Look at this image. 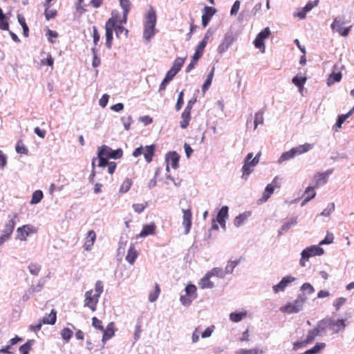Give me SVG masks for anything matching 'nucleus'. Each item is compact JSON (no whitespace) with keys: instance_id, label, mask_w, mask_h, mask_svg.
Here are the masks:
<instances>
[{"instance_id":"1","label":"nucleus","mask_w":354,"mask_h":354,"mask_svg":"<svg viewBox=\"0 0 354 354\" xmlns=\"http://www.w3.org/2000/svg\"><path fill=\"white\" fill-rule=\"evenodd\" d=\"M123 155L121 149L113 150L106 145H102L98 148L97 158L99 159V167H104L108 163L109 158L118 159Z\"/></svg>"},{"instance_id":"2","label":"nucleus","mask_w":354,"mask_h":354,"mask_svg":"<svg viewBox=\"0 0 354 354\" xmlns=\"http://www.w3.org/2000/svg\"><path fill=\"white\" fill-rule=\"evenodd\" d=\"M103 290L104 285L102 281H97L95 285V293H93V290H89L86 292L84 306L89 308L92 311H95L99 297L103 292Z\"/></svg>"},{"instance_id":"3","label":"nucleus","mask_w":354,"mask_h":354,"mask_svg":"<svg viewBox=\"0 0 354 354\" xmlns=\"http://www.w3.org/2000/svg\"><path fill=\"white\" fill-rule=\"evenodd\" d=\"M183 205L182 212L183 215V225L185 228L184 233L187 234L191 229L192 225V213L190 203L187 200L180 202Z\"/></svg>"},{"instance_id":"4","label":"nucleus","mask_w":354,"mask_h":354,"mask_svg":"<svg viewBox=\"0 0 354 354\" xmlns=\"http://www.w3.org/2000/svg\"><path fill=\"white\" fill-rule=\"evenodd\" d=\"M346 326L344 319L335 320L329 319L326 320H322L319 322V327L322 328V330H324L328 328L333 333H337L344 330Z\"/></svg>"},{"instance_id":"5","label":"nucleus","mask_w":354,"mask_h":354,"mask_svg":"<svg viewBox=\"0 0 354 354\" xmlns=\"http://www.w3.org/2000/svg\"><path fill=\"white\" fill-rule=\"evenodd\" d=\"M305 301L306 298L304 296L299 295L293 301L289 302L285 306H281L280 308V310L284 313H297L302 309Z\"/></svg>"},{"instance_id":"6","label":"nucleus","mask_w":354,"mask_h":354,"mask_svg":"<svg viewBox=\"0 0 354 354\" xmlns=\"http://www.w3.org/2000/svg\"><path fill=\"white\" fill-rule=\"evenodd\" d=\"M155 150H156V147H155L154 145H147V146H145V147L142 146H140V147L136 148L133 151V156L134 157H138L140 155L143 154L145 160L149 163L151 162V160L153 159V157L154 153H155Z\"/></svg>"},{"instance_id":"7","label":"nucleus","mask_w":354,"mask_h":354,"mask_svg":"<svg viewBox=\"0 0 354 354\" xmlns=\"http://www.w3.org/2000/svg\"><path fill=\"white\" fill-rule=\"evenodd\" d=\"M323 254V248L317 245H313L310 248H308L302 251L301 259H300L299 264L301 265V266L304 267L306 261H308L310 257L320 256Z\"/></svg>"},{"instance_id":"8","label":"nucleus","mask_w":354,"mask_h":354,"mask_svg":"<svg viewBox=\"0 0 354 354\" xmlns=\"http://www.w3.org/2000/svg\"><path fill=\"white\" fill-rule=\"evenodd\" d=\"M17 218V214L15 213L12 217L6 223L4 228L3 230V234L0 237V243H3L5 241L10 239L11 234H12L15 226V219Z\"/></svg>"},{"instance_id":"9","label":"nucleus","mask_w":354,"mask_h":354,"mask_svg":"<svg viewBox=\"0 0 354 354\" xmlns=\"http://www.w3.org/2000/svg\"><path fill=\"white\" fill-rule=\"evenodd\" d=\"M344 24L345 21L344 19L335 17L331 24V29L333 31L337 32L342 37H347L352 28V26H349L347 28H343V26Z\"/></svg>"},{"instance_id":"10","label":"nucleus","mask_w":354,"mask_h":354,"mask_svg":"<svg viewBox=\"0 0 354 354\" xmlns=\"http://www.w3.org/2000/svg\"><path fill=\"white\" fill-rule=\"evenodd\" d=\"M37 232V229L30 225H24L21 227H19L17 230V239L24 241H26L27 237L31 234H35Z\"/></svg>"},{"instance_id":"11","label":"nucleus","mask_w":354,"mask_h":354,"mask_svg":"<svg viewBox=\"0 0 354 354\" xmlns=\"http://www.w3.org/2000/svg\"><path fill=\"white\" fill-rule=\"evenodd\" d=\"M271 34L270 30L268 27L262 30L254 40V45L257 48L261 50L262 53L265 51L264 39H267Z\"/></svg>"},{"instance_id":"12","label":"nucleus","mask_w":354,"mask_h":354,"mask_svg":"<svg viewBox=\"0 0 354 354\" xmlns=\"http://www.w3.org/2000/svg\"><path fill=\"white\" fill-rule=\"evenodd\" d=\"M109 23H110V25H112L111 27L114 28L119 24H126L127 20L123 21V15L121 16L119 12L114 10L111 12V17L106 22V24H109Z\"/></svg>"},{"instance_id":"13","label":"nucleus","mask_w":354,"mask_h":354,"mask_svg":"<svg viewBox=\"0 0 354 354\" xmlns=\"http://www.w3.org/2000/svg\"><path fill=\"white\" fill-rule=\"evenodd\" d=\"M156 225L153 222L144 225L140 234L136 235V238H144L149 235H153L156 234Z\"/></svg>"},{"instance_id":"14","label":"nucleus","mask_w":354,"mask_h":354,"mask_svg":"<svg viewBox=\"0 0 354 354\" xmlns=\"http://www.w3.org/2000/svg\"><path fill=\"white\" fill-rule=\"evenodd\" d=\"M295 280V277H290V276H286L282 278L281 281L277 284L274 285L272 288L275 293H277L280 291H283L285 288L292 282H293Z\"/></svg>"},{"instance_id":"15","label":"nucleus","mask_w":354,"mask_h":354,"mask_svg":"<svg viewBox=\"0 0 354 354\" xmlns=\"http://www.w3.org/2000/svg\"><path fill=\"white\" fill-rule=\"evenodd\" d=\"M216 10L212 7L205 6L204 8V12L202 15V24L205 28L207 26L209 22L211 17L215 14Z\"/></svg>"},{"instance_id":"16","label":"nucleus","mask_w":354,"mask_h":354,"mask_svg":"<svg viewBox=\"0 0 354 354\" xmlns=\"http://www.w3.org/2000/svg\"><path fill=\"white\" fill-rule=\"evenodd\" d=\"M179 155L176 151L169 152L167 154L166 161L168 165H171L172 168L177 169L178 167Z\"/></svg>"},{"instance_id":"17","label":"nucleus","mask_w":354,"mask_h":354,"mask_svg":"<svg viewBox=\"0 0 354 354\" xmlns=\"http://www.w3.org/2000/svg\"><path fill=\"white\" fill-rule=\"evenodd\" d=\"M103 332V336L102 341L103 342H106L107 340L110 339L111 337H113L115 335V324L114 322H110L107 326L106 328H104V330H102Z\"/></svg>"},{"instance_id":"18","label":"nucleus","mask_w":354,"mask_h":354,"mask_svg":"<svg viewBox=\"0 0 354 354\" xmlns=\"http://www.w3.org/2000/svg\"><path fill=\"white\" fill-rule=\"evenodd\" d=\"M233 41L234 38L232 35H225L222 43L218 47V52L220 54L225 53L229 48Z\"/></svg>"},{"instance_id":"19","label":"nucleus","mask_w":354,"mask_h":354,"mask_svg":"<svg viewBox=\"0 0 354 354\" xmlns=\"http://www.w3.org/2000/svg\"><path fill=\"white\" fill-rule=\"evenodd\" d=\"M96 239V234L93 230H90L87 233V236L86 238V241L84 244V248L85 250L88 251L91 250L95 241Z\"/></svg>"},{"instance_id":"20","label":"nucleus","mask_w":354,"mask_h":354,"mask_svg":"<svg viewBox=\"0 0 354 354\" xmlns=\"http://www.w3.org/2000/svg\"><path fill=\"white\" fill-rule=\"evenodd\" d=\"M228 216V207L223 206L218 212L216 217V221L221 225L222 227H225V218Z\"/></svg>"},{"instance_id":"21","label":"nucleus","mask_w":354,"mask_h":354,"mask_svg":"<svg viewBox=\"0 0 354 354\" xmlns=\"http://www.w3.org/2000/svg\"><path fill=\"white\" fill-rule=\"evenodd\" d=\"M313 147V144L305 143L304 145H299L296 147L292 148V151L295 156L301 155L310 151Z\"/></svg>"},{"instance_id":"22","label":"nucleus","mask_w":354,"mask_h":354,"mask_svg":"<svg viewBox=\"0 0 354 354\" xmlns=\"http://www.w3.org/2000/svg\"><path fill=\"white\" fill-rule=\"evenodd\" d=\"M156 24V11L153 10V8H151L149 10V11L146 15V21H145V25L155 28Z\"/></svg>"},{"instance_id":"23","label":"nucleus","mask_w":354,"mask_h":354,"mask_svg":"<svg viewBox=\"0 0 354 354\" xmlns=\"http://www.w3.org/2000/svg\"><path fill=\"white\" fill-rule=\"evenodd\" d=\"M111 25L105 24V30H106V43L105 45L107 48L111 49L112 46V41H113V28L111 27Z\"/></svg>"},{"instance_id":"24","label":"nucleus","mask_w":354,"mask_h":354,"mask_svg":"<svg viewBox=\"0 0 354 354\" xmlns=\"http://www.w3.org/2000/svg\"><path fill=\"white\" fill-rule=\"evenodd\" d=\"M324 330L322 329V328L319 327V324L317 327L310 330L308 331L306 339H305L306 344H308L312 343L315 338L319 335V333L323 331Z\"/></svg>"},{"instance_id":"25","label":"nucleus","mask_w":354,"mask_h":354,"mask_svg":"<svg viewBox=\"0 0 354 354\" xmlns=\"http://www.w3.org/2000/svg\"><path fill=\"white\" fill-rule=\"evenodd\" d=\"M138 253L136 250L133 244H131L128 250L127 254L126 256V260L130 263L133 264L136 258L138 257Z\"/></svg>"},{"instance_id":"26","label":"nucleus","mask_w":354,"mask_h":354,"mask_svg":"<svg viewBox=\"0 0 354 354\" xmlns=\"http://www.w3.org/2000/svg\"><path fill=\"white\" fill-rule=\"evenodd\" d=\"M211 36V34L209 33V32H206L203 39L201 41L199 42V44L196 46L195 52L198 53L201 55H203L204 49L205 46H207V44L208 42V40Z\"/></svg>"},{"instance_id":"27","label":"nucleus","mask_w":354,"mask_h":354,"mask_svg":"<svg viewBox=\"0 0 354 354\" xmlns=\"http://www.w3.org/2000/svg\"><path fill=\"white\" fill-rule=\"evenodd\" d=\"M274 189L269 184L266 187L261 198L258 200V203L261 204L266 202L270 196L273 194Z\"/></svg>"},{"instance_id":"28","label":"nucleus","mask_w":354,"mask_h":354,"mask_svg":"<svg viewBox=\"0 0 354 354\" xmlns=\"http://www.w3.org/2000/svg\"><path fill=\"white\" fill-rule=\"evenodd\" d=\"M211 277L207 273L199 281L201 288H212L214 283L210 281Z\"/></svg>"},{"instance_id":"29","label":"nucleus","mask_w":354,"mask_h":354,"mask_svg":"<svg viewBox=\"0 0 354 354\" xmlns=\"http://www.w3.org/2000/svg\"><path fill=\"white\" fill-rule=\"evenodd\" d=\"M191 120V112L183 111L181 114V120L180 122V126L182 129H186L189 124Z\"/></svg>"},{"instance_id":"30","label":"nucleus","mask_w":354,"mask_h":354,"mask_svg":"<svg viewBox=\"0 0 354 354\" xmlns=\"http://www.w3.org/2000/svg\"><path fill=\"white\" fill-rule=\"evenodd\" d=\"M315 188V187H308L306 188L304 194V199L302 202V205H304L305 203H306L315 196L316 193L314 190Z\"/></svg>"},{"instance_id":"31","label":"nucleus","mask_w":354,"mask_h":354,"mask_svg":"<svg viewBox=\"0 0 354 354\" xmlns=\"http://www.w3.org/2000/svg\"><path fill=\"white\" fill-rule=\"evenodd\" d=\"M120 4L123 9V21L127 20V15L131 9V2L129 0H120Z\"/></svg>"},{"instance_id":"32","label":"nucleus","mask_w":354,"mask_h":354,"mask_svg":"<svg viewBox=\"0 0 354 354\" xmlns=\"http://www.w3.org/2000/svg\"><path fill=\"white\" fill-rule=\"evenodd\" d=\"M248 313L245 310L241 312H234L230 313V319L233 322H239L246 317Z\"/></svg>"},{"instance_id":"33","label":"nucleus","mask_w":354,"mask_h":354,"mask_svg":"<svg viewBox=\"0 0 354 354\" xmlns=\"http://www.w3.org/2000/svg\"><path fill=\"white\" fill-rule=\"evenodd\" d=\"M263 351L259 348H241L235 352V354H263Z\"/></svg>"},{"instance_id":"34","label":"nucleus","mask_w":354,"mask_h":354,"mask_svg":"<svg viewBox=\"0 0 354 354\" xmlns=\"http://www.w3.org/2000/svg\"><path fill=\"white\" fill-rule=\"evenodd\" d=\"M250 216V212H244L243 214H241L236 217H235L234 223L236 227H239L242 225L245 221L249 218Z\"/></svg>"},{"instance_id":"35","label":"nucleus","mask_w":354,"mask_h":354,"mask_svg":"<svg viewBox=\"0 0 354 354\" xmlns=\"http://www.w3.org/2000/svg\"><path fill=\"white\" fill-rule=\"evenodd\" d=\"M56 319L57 313L54 309H53L47 317H44L43 318L42 322L46 324L53 325L56 322Z\"/></svg>"},{"instance_id":"36","label":"nucleus","mask_w":354,"mask_h":354,"mask_svg":"<svg viewBox=\"0 0 354 354\" xmlns=\"http://www.w3.org/2000/svg\"><path fill=\"white\" fill-rule=\"evenodd\" d=\"M34 342L35 341L33 339H30L21 345L19 347V351L21 354H29L30 351L32 349Z\"/></svg>"},{"instance_id":"37","label":"nucleus","mask_w":354,"mask_h":354,"mask_svg":"<svg viewBox=\"0 0 354 354\" xmlns=\"http://www.w3.org/2000/svg\"><path fill=\"white\" fill-rule=\"evenodd\" d=\"M185 58L177 57L174 60L171 69L175 71L176 73H178L180 71L182 66H183L185 63Z\"/></svg>"},{"instance_id":"38","label":"nucleus","mask_w":354,"mask_h":354,"mask_svg":"<svg viewBox=\"0 0 354 354\" xmlns=\"http://www.w3.org/2000/svg\"><path fill=\"white\" fill-rule=\"evenodd\" d=\"M44 6L45 7L44 15L46 20L54 19L57 15V12L56 10L50 9V5L44 4Z\"/></svg>"},{"instance_id":"39","label":"nucleus","mask_w":354,"mask_h":354,"mask_svg":"<svg viewBox=\"0 0 354 354\" xmlns=\"http://www.w3.org/2000/svg\"><path fill=\"white\" fill-rule=\"evenodd\" d=\"M214 73V68H213L212 69V71H210V73L207 75L205 82H204V84L203 85L202 91L203 93H205L206 91L209 88V86L212 84V82Z\"/></svg>"},{"instance_id":"40","label":"nucleus","mask_w":354,"mask_h":354,"mask_svg":"<svg viewBox=\"0 0 354 354\" xmlns=\"http://www.w3.org/2000/svg\"><path fill=\"white\" fill-rule=\"evenodd\" d=\"M186 292V295L187 296H189L192 299H194L197 297L196 290L197 288L195 285L194 284H188L185 289Z\"/></svg>"},{"instance_id":"41","label":"nucleus","mask_w":354,"mask_h":354,"mask_svg":"<svg viewBox=\"0 0 354 354\" xmlns=\"http://www.w3.org/2000/svg\"><path fill=\"white\" fill-rule=\"evenodd\" d=\"M160 293V286L156 283L154 286V290L151 292L149 295V301L150 302H154L158 297Z\"/></svg>"},{"instance_id":"42","label":"nucleus","mask_w":354,"mask_h":354,"mask_svg":"<svg viewBox=\"0 0 354 354\" xmlns=\"http://www.w3.org/2000/svg\"><path fill=\"white\" fill-rule=\"evenodd\" d=\"M149 203L147 201H145L142 203H134L132 205V208L133 209L134 212L137 214H141L142 213L145 209L148 207Z\"/></svg>"},{"instance_id":"43","label":"nucleus","mask_w":354,"mask_h":354,"mask_svg":"<svg viewBox=\"0 0 354 354\" xmlns=\"http://www.w3.org/2000/svg\"><path fill=\"white\" fill-rule=\"evenodd\" d=\"M342 75L341 72L331 73L327 80L328 85H331L335 82H339L342 79Z\"/></svg>"},{"instance_id":"44","label":"nucleus","mask_w":354,"mask_h":354,"mask_svg":"<svg viewBox=\"0 0 354 354\" xmlns=\"http://www.w3.org/2000/svg\"><path fill=\"white\" fill-rule=\"evenodd\" d=\"M326 346L325 343H317L315 346H314L312 348L305 351L302 354H317L319 353V351L324 348Z\"/></svg>"},{"instance_id":"45","label":"nucleus","mask_w":354,"mask_h":354,"mask_svg":"<svg viewBox=\"0 0 354 354\" xmlns=\"http://www.w3.org/2000/svg\"><path fill=\"white\" fill-rule=\"evenodd\" d=\"M132 180L130 178H126L122 183L120 187V193H126L127 192L131 185H132Z\"/></svg>"},{"instance_id":"46","label":"nucleus","mask_w":354,"mask_h":354,"mask_svg":"<svg viewBox=\"0 0 354 354\" xmlns=\"http://www.w3.org/2000/svg\"><path fill=\"white\" fill-rule=\"evenodd\" d=\"M292 82L295 86H297L299 88L301 89L303 88L304 84L306 83V78L301 76L299 77L298 75H297L292 78Z\"/></svg>"},{"instance_id":"47","label":"nucleus","mask_w":354,"mask_h":354,"mask_svg":"<svg viewBox=\"0 0 354 354\" xmlns=\"http://www.w3.org/2000/svg\"><path fill=\"white\" fill-rule=\"evenodd\" d=\"M0 29L2 30H8L9 29L8 19L3 12L0 13Z\"/></svg>"},{"instance_id":"48","label":"nucleus","mask_w":354,"mask_h":354,"mask_svg":"<svg viewBox=\"0 0 354 354\" xmlns=\"http://www.w3.org/2000/svg\"><path fill=\"white\" fill-rule=\"evenodd\" d=\"M296 223V219H290V221L284 223L279 231V234H282L284 232L288 230L292 225Z\"/></svg>"},{"instance_id":"49","label":"nucleus","mask_w":354,"mask_h":354,"mask_svg":"<svg viewBox=\"0 0 354 354\" xmlns=\"http://www.w3.org/2000/svg\"><path fill=\"white\" fill-rule=\"evenodd\" d=\"M43 198V192L41 190H37L33 192L31 201L32 204H37L39 203Z\"/></svg>"},{"instance_id":"50","label":"nucleus","mask_w":354,"mask_h":354,"mask_svg":"<svg viewBox=\"0 0 354 354\" xmlns=\"http://www.w3.org/2000/svg\"><path fill=\"white\" fill-rule=\"evenodd\" d=\"M16 151L20 154H28V150L21 140H18L17 143Z\"/></svg>"},{"instance_id":"51","label":"nucleus","mask_w":354,"mask_h":354,"mask_svg":"<svg viewBox=\"0 0 354 354\" xmlns=\"http://www.w3.org/2000/svg\"><path fill=\"white\" fill-rule=\"evenodd\" d=\"M154 34H155V28L145 25L144 32H143L145 38H146L147 39H149L154 35Z\"/></svg>"},{"instance_id":"52","label":"nucleus","mask_w":354,"mask_h":354,"mask_svg":"<svg viewBox=\"0 0 354 354\" xmlns=\"http://www.w3.org/2000/svg\"><path fill=\"white\" fill-rule=\"evenodd\" d=\"M316 184L315 187H318L319 185L324 184L327 181V176L324 174H317L315 176Z\"/></svg>"},{"instance_id":"53","label":"nucleus","mask_w":354,"mask_h":354,"mask_svg":"<svg viewBox=\"0 0 354 354\" xmlns=\"http://www.w3.org/2000/svg\"><path fill=\"white\" fill-rule=\"evenodd\" d=\"M18 21L20 24V25L22 26L23 34H24V37H28L29 29L26 23L24 17H21V16H18Z\"/></svg>"},{"instance_id":"54","label":"nucleus","mask_w":354,"mask_h":354,"mask_svg":"<svg viewBox=\"0 0 354 354\" xmlns=\"http://www.w3.org/2000/svg\"><path fill=\"white\" fill-rule=\"evenodd\" d=\"M254 166H251V162H245L243 167H242V172L243 178H247V177L252 173V170L251 167H253Z\"/></svg>"},{"instance_id":"55","label":"nucleus","mask_w":354,"mask_h":354,"mask_svg":"<svg viewBox=\"0 0 354 354\" xmlns=\"http://www.w3.org/2000/svg\"><path fill=\"white\" fill-rule=\"evenodd\" d=\"M29 272L35 276H37L41 270V266L35 263H32L28 266Z\"/></svg>"},{"instance_id":"56","label":"nucleus","mask_w":354,"mask_h":354,"mask_svg":"<svg viewBox=\"0 0 354 354\" xmlns=\"http://www.w3.org/2000/svg\"><path fill=\"white\" fill-rule=\"evenodd\" d=\"M263 123V113L262 111H258L255 113L254 124V128L256 129L259 124H262Z\"/></svg>"},{"instance_id":"57","label":"nucleus","mask_w":354,"mask_h":354,"mask_svg":"<svg viewBox=\"0 0 354 354\" xmlns=\"http://www.w3.org/2000/svg\"><path fill=\"white\" fill-rule=\"evenodd\" d=\"M73 335V331L68 328H64L61 331L62 337L66 342L69 341Z\"/></svg>"},{"instance_id":"58","label":"nucleus","mask_w":354,"mask_h":354,"mask_svg":"<svg viewBox=\"0 0 354 354\" xmlns=\"http://www.w3.org/2000/svg\"><path fill=\"white\" fill-rule=\"evenodd\" d=\"M294 157H295V155L292 151V149H291L290 150L282 153V155L281 156V157L279 159V162H281L290 160Z\"/></svg>"},{"instance_id":"59","label":"nucleus","mask_w":354,"mask_h":354,"mask_svg":"<svg viewBox=\"0 0 354 354\" xmlns=\"http://www.w3.org/2000/svg\"><path fill=\"white\" fill-rule=\"evenodd\" d=\"M239 263V260L228 261L225 267V273L230 274L233 272L234 268Z\"/></svg>"},{"instance_id":"60","label":"nucleus","mask_w":354,"mask_h":354,"mask_svg":"<svg viewBox=\"0 0 354 354\" xmlns=\"http://www.w3.org/2000/svg\"><path fill=\"white\" fill-rule=\"evenodd\" d=\"M208 274L212 277V276H216L218 277H224V272L222 270L221 268H214L212 269L209 272H207Z\"/></svg>"},{"instance_id":"61","label":"nucleus","mask_w":354,"mask_h":354,"mask_svg":"<svg viewBox=\"0 0 354 354\" xmlns=\"http://www.w3.org/2000/svg\"><path fill=\"white\" fill-rule=\"evenodd\" d=\"M92 326L97 330L100 331L104 330V327L102 326V322L101 320L98 319L97 317H93L92 318Z\"/></svg>"},{"instance_id":"62","label":"nucleus","mask_w":354,"mask_h":354,"mask_svg":"<svg viewBox=\"0 0 354 354\" xmlns=\"http://www.w3.org/2000/svg\"><path fill=\"white\" fill-rule=\"evenodd\" d=\"M346 299L344 297H339L337 298L333 304L336 310H339L340 308L346 303Z\"/></svg>"},{"instance_id":"63","label":"nucleus","mask_w":354,"mask_h":354,"mask_svg":"<svg viewBox=\"0 0 354 354\" xmlns=\"http://www.w3.org/2000/svg\"><path fill=\"white\" fill-rule=\"evenodd\" d=\"M301 290L307 292L308 294L310 295L315 292V289L313 286L309 283H304L301 286Z\"/></svg>"},{"instance_id":"64","label":"nucleus","mask_w":354,"mask_h":354,"mask_svg":"<svg viewBox=\"0 0 354 354\" xmlns=\"http://www.w3.org/2000/svg\"><path fill=\"white\" fill-rule=\"evenodd\" d=\"M123 24H119L117 26H115L113 28V30H115V34L118 37H119L120 35L122 34L123 32H124V35H127L128 33V30H126L123 26Z\"/></svg>"}]
</instances>
